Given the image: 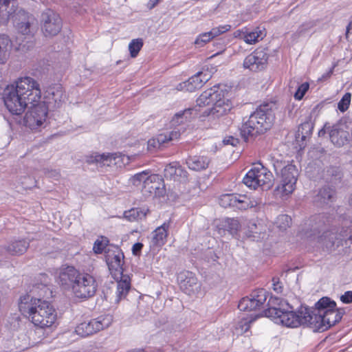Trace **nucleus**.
I'll return each instance as SVG.
<instances>
[{"mask_svg":"<svg viewBox=\"0 0 352 352\" xmlns=\"http://www.w3.org/2000/svg\"><path fill=\"white\" fill-rule=\"evenodd\" d=\"M3 99L10 113L21 115L30 104L41 99L40 85L32 77H21L5 88Z\"/></svg>","mask_w":352,"mask_h":352,"instance_id":"1","label":"nucleus"},{"mask_svg":"<svg viewBox=\"0 0 352 352\" xmlns=\"http://www.w3.org/2000/svg\"><path fill=\"white\" fill-rule=\"evenodd\" d=\"M59 283L65 289H71L77 298L92 297L97 290L96 278L90 274L81 272L73 266L63 265L57 272Z\"/></svg>","mask_w":352,"mask_h":352,"instance_id":"2","label":"nucleus"},{"mask_svg":"<svg viewBox=\"0 0 352 352\" xmlns=\"http://www.w3.org/2000/svg\"><path fill=\"white\" fill-rule=\"evenodd\" d=\"M19 309L35 327L41 329L52 327L57 320V313L48 301L24 295L20 298Z\"/></svg>","mask_w":352,"mask_h":352,"instance_id":"3","label":"nucleus"},{"mask_svg":"<svg viewBox=\"0 0 352 352\" xmlns=\"http://www.w3.org/2000/svg\"><path fill=\"white\" fill-rule=\"evenodd\" d=\"M336 304L327 297L319 300L312 309L306 307L305 324L315 331H324L339 322L342 312L336 309Z\"/></svg>","mask_w":352,"mask_h":352,"instance_id":"4","label":"nucleus"},{"mask_svg":"<svg viewBox=\"0 0 352 352\" xmlns=\"http://www.w3.org/2000/svg\"><path fill=\"white\" fill-rule=\"evenodd\" d=\"M197 105L205 107L212 104L208 116L213 119L227 115L232 109L230 89L226 85H219L204 91L197 99Z\"/></svg>","mask_w":352,"mask_h":352,"instance_id":"5","label":"nucleus"},{"mask_svg":"<svg viewBox=\"0 0 352 352\" xmlns=\"http://www.w3.org/2000/svg\"><path fill=\"white\" fill-rule=\"evenodd\" d=\"M270 301L275 306L266 310L265 316L275 323L289 328H296L306 322V307L301 306L297 311H294L285 300L274 297Z\"/></svg>","mask_w":352,"mask_h":352,"instance_id":"6","label":"nucleus"},{"mask_svg":"<svg viewBox=\"0 0 352 352\" xmlns=\"http://www.w3.org/2000/svg\"><path fill=\"white\" fill-rule=\"evenodd\" d=\"M273 103L260 105L248 118H244L240 128L241 136L246 141L253 137L267 131L272 126L275 116L273 112Z\"/></svg>","mask_w":352,"mask_h":352,"instance_id":"7","label":"nucleus"},{"mask_svg":"<svg viewBox=\"0 0 352 352\" xmlns=\"http://www.w3.org/2000/svg\"><path fill=\"white\" fill-rule=\"evenodd\" d=\"M14 3L11 0H0V25L8 23L12 17L14 28L17 32L23 35H34L38 29V22L35 16L19 10H13Z\"/></svg>","mask_w":352,"mask_h":352,"instance_id":"8","label":"nucleus"},{"mask_svg":"<svg viewBox=\"0 0 352 352\" xmlns=\"http://www.w3.org/2000/svg\"><path fill=\"white\" fill-rule=\"evenodd\" d=\"M277 175H280V184L276 188L277 196L283 197L292 193L297 181L298 170L294 165L287 164L281 167L280 164H274Z\"/></svg>","mask_w":352,"mask_h":352,"instance_id":"9","label":"nucleus"},{"mask_svg":"<svg viewBox=\"0 0 352 352\" xmlns=\"http://www.w3.org/2000/svg\"><path fill=\"white\" fill-rule=\"evenodd\" d=\"M273 175L261 164H256L243 177V183L249 188L256 189L258 187L266 188L272 185Z\"/></svg>","mask_w":352,"mask_h":352,"instance_id":"10","label":"nucleus"},{"mask_svg":"<svg viewBox=\"0 0 352 352\" xmlns=\"http://www.w3.org/2000/svg\"><path fill=\"white\" fill-rule=\"evenodd\" d=\"M41 99L34 104H30L28 107V111L24 118V122L26 126L30 129H37L41 126L46 120L48 109Z\"/></svg>","mask_w":352,"mask_h":352,"instance_id":"11","label":"nucleus"},{"mask_svg":"<svg viewBox=\"0 0 352 352\" xmlns=\"http://www.w3.org/2000/svg\"><path fill=\"white\" fill-rule=\"evenodd\" d=\"M111 322V316H100L79 324L76 327L75 332L81 337H87L108 327Z\"/></svg>","mask_w":352,"mask_h":352,"instance_id":"12","label":"nucleus"},{"mask_svg":"<svg viewBox=\"0 0 352 352\" xmlns=\"http://www.w3.org/2000/svg\"><path fill=\"white\" fill-rule=\"evenodd\" d=\"M41 25V30L46 37L56 35L62 27L60 18L52 10H46L42 13Z\"/></svg>","mask_w":352,"mask_h":352,"instance_id":"13","label":"nucleus"},{"mask_svg":"<svg viewBox=\"0 0 352 352\" xmlns=\"http://www.w3.org/2000/svg\"><path fill=\"white\" fill-rule=\"evenodd\" d=\"M124 254L118 247L109 248L106 252V262L109 270L115 279H118L123 274Z\"/></svg>","mask_w":352,"mask_h":352,"instance_id":"14","label":"nucleus"},{"mask_svg":"<svg viewBox=\"0 0 352 352\" xmlns=\"http://www.w3.org/2000/svg\"><path fill=\"white\" fill-rule=\"evenodd\" d=\"M267 299V292L263 289L254 291L250 296L243 298L238 308L243 311H252L259 309Z\"/></svg>","mask_w":352,"mask_h":352,"instance_id":"15","label":"nucleus"},{"mask_svg":"<svg viewBox=\"0 0 352 352\" xmlns=\"http://www.w3.org/2000/svg\"><path fill=\"white\" fill-rule=\"evenodd\" d=\"M177 280L180 289L188 295L197 294L201 289V284L196 276L191 272H182L178 274Z\"/></svg>","mask_w":352,"mask_h":352,"instance_id":"16","label":"nucleus"},{"mask_svg":"<svg viewBox=\"0 0 352 352\" xmlns=\"http://www.w3.org/2000/svg\"><path fill=\"white\" fill-rule=\"evenodd\" d=\"M267 56L263 50H256L248 55L243 61V67L252 72H258L264 69Z\"/></svg>","mask_w":352,"mask_h":352,"instance_id":"17","label":"nucleus"},{"mask_svg":"<svg viewBox=\"0 0 352 352\" xmlns=\"http://www.w3.org/2000/svg\"><path fill=\"white\" fill-rule=\"evenodd\" d=\"M180 134L179 130H173L162 133L148 141L147 148L149 151H155L169 142L177 140L180 137Z\"/></svg>","mask_w":352,"mask_h":352,"instance_id":"18","label":"nucleus"},{"mask_svg":"<svg viewBox=\"0 0 352 352\" xmlns=\"http://www.w3.org/2000/svg\"><path fill=\"white\" fill-rule=\"evenodd\" d=\"M210 78V75L209 74L199 72L190 77L188 80L179 84L177 89L180 91L192 92L201 87L203 84Z\"/></svg>","mask_w":352,"mask_h":352,"instance_id":"19","label":"nucleus"},{"mask_svg":"<svg viewBox=\"0 0 352 352\" xmlns=\"http://www.w3.org/2000/svg\"><path fill=\"white\" fill-rule=\"evenodd\" d=\"M170 221H165L162 225L156 228L151 234L150 246L152 248H160L167 241Z\"/></svg>","mask_w":352,"mask_h":352,"instance_id":"20","label":"nucleus"},{"mask_svg":"<svg viewBox=\"0 0 352 352\" xmlns=\"http://www.w3.org/2000/svg\"><path fill=\"white\" fill-rule=\"evenodd\" d=\"M164 191V184L162 177L157 174H148L146 182H145L143 193L160 196Z\"/></svg>","mask_w":352,"mask_h":352,"instance_id":"21","label":"nucleus"},{"mask_svg":"<svg viewBox=\"0 0 352 352\" xmlns=\"http://www.w3.org/2000/svg\"><path fill=\"white\" fill-rule=\"evenodd\" d=\"M44 98L50 107H60L64 101L63 87L60 85L50 86L45 91Z\"/></svg>","mask_w":352,"mask_h":352,"instance_id":"22","label":"nucleus"},{"mask_svg":"<svg viewBox=\"0 0 352 352\" xmlns=\"http://www.w3.org/2000/svg\"><path fill=\"white\" fill-rule=\"evenodd\" d=\"M348 132L346 131V126L344 124H337L333 125L330 131L329 137L331 142L337 146H342L348 140Z\"/></svg>","mask_w":352,"mask_h":352,"instance_id":"23","label":"nucleus"},{"mask_svg":"<svg viewBox=\"0 0 352 352\" xmlns=\"http://www.w3.org/2000/svg\"><path fill=\"white\" fill-rule=\"evenodd\" d=\"M267 229L265 220L255 219L250 222L247 236L253 238V240L258 241L264 238Z\"/></svg>","mask_w":352,"mask_h":352,"instance_id":"24","label":"nucleus"},{"mask_svg":"<svg viewBox=\"0 0 352 352\" xmlns=\"http://www.w3.org/2000/svg\"><path fill=\"white\" fill-rule=\"evenodd\" d=\"M217 228L220 235H225L226 232H228L231 235L234 236L240 229V223L236 219L226 218L219 221Z\"/></svg>","mask_w":352,"mask_h":352,"instance_id":"25","label":"nucleus"},{"mask_svg":"<svg viewBox=\"0 0 352 352\" xmlns=\"http://www.w3.org/2000/svg\"><path fill=\"white\" fill-rule=\"evenodd\" d=\"M197 114L195 108H188L176 113L170 120L172 126H177L190 122Z\"/></svg>","mask_w":352,"mask_h":352,"instance_id":"26","label":"nucleus"},{"mask_svg":"<svg viewBox=\"0 0 352 352\" xmlns=\"http://www.w3.org/2000/svg\"><path fill=\"white\" fill-rule=\"evenodd\" d=\"M86 162L100 166H114L113 153H94L86 157Z\"/></svg>","mask_w":352,"mask_h":352,"instance_id":"27","label":"nucleus"},{"mask_svg":"<svg viewBox=\"0 0 352 352\" xmlns=\"http://www.w3.org/2000/svg\"><path fill=\"white\" fill-rule=\"evenodd\" d=\"M12 49V41L8 35L0 34V64L9 59Z\"/></svg>","mask_w":352,"mask_h":352,"instance_id":"28","label":"nucleus"},{"mask_svg":"<svg viewBox=\"0 0 352 352\" xmlns=\"http://www.w3.org/2000/svg\"><path fill=\"white\" fill-rule=\"evenodd\" d=\"M120 280L117 283L116 301L119 302L127 295L130 288L131 282L129 276L122 274L120 276Z\"/></svg>","mask_w":352,"mask_h":352,"instance_id":"29","label":"nucleus"},{"mask_svg":"<svg viewBox=\"0 0 352 352\" xmlns=\"http://www.w3.org/2000/svg\"><path fill=\"white\" fill-rule=\"evenodd\" d=\"M209 163L210 160L206 156H194L189 157L186 161L188 168L196 171L206 169Z\"/></svg>","mask_w":352,"mask_h":352,"instance_id":"30","label":"nucleus"},{"mask_svg":"<svg viewBox=\"0 0 352 352\" xmlns=\"http://www.w3.org/2000/svg\"><path fill=\"white\" fill-rule=\"evenodd\" d=\"M265 29L256 28L251 32H245L243 33V41L250 45L254 44L262 40L265 36Z\"/></svg>","mask_w":352,"mask_h":352,"instance_id":"31","label":"nucleus"},{"mask_svg":"<svg viewBox=\"0 0 352 352\" xmlns=\"http://www.w3.org/2000/svg\"><path fill=\"white\" fill-rule=\"evenodd\" d=\"M164 175L166 177H173L174 180L184 179L187 177V173L181 166L169 164L164 168Z\"/></svg>","mask_w":352,"mask_h":352,"instance_id":"32","label":"nucleus"},{"mask_svg":"<svg viewBox=\"0 0 352 352\" xmlns=\"http://www.w3.org/2000/svg\"><path fill=\"white\" fill-rule=\"evenodd\" d=\"M28 246L29 243L25 240H16L8 245L7 251L13 255H20L27 250Z\"/></svg>","mask_w":352,"mask_h":352,"instance_id":"33","label":"nucleus"},{"mask_svg":"<svg viewBox=\"0 0 352 352\" xmlns=\"http://www.w3.org/2000/svg\"><path fill=\"white\" fill-rule=\"evenodd\" d=\"M148 211L146 208H135L126 211L124 216L129 221H134L145 218Z\"/></svg>","mask_w":352,"mask_h":352,"instance_id":"34","label":"nucleus"},{"mask_svg":"<svg viewBox=\"0 0 352 352\" xmlns=\"http://www.w3.org/2000/svg\"><path fill=\"white\" fill-rule=\"evenodd\" d=\"M257 317L258 315L251 316L248 318H242L235 327V333L239 335L247 332L250 327V323L254 321Z\"/></svg>","mask_w":352,"mask_h":352,"instance_id":"35","label":"nucleus"},{"mask_svg":"<svg viewBox=\"0 0 352 352\" xmlns=\"http://www.w3.org/2000/svg\"><path fill=\"white\" fill-rule=\"evenodd\" d=\"M334 195V191L329 187H324L321 188L317 195L316 201L320 204H328Z\"/></svg>","mask_w":352,"mask_h":352,"instance_id":"36","label":"nucleus"},{"mask_svg":"<svg viewBox=\"0 0 352 352\" xmlns=\"http://www.w3.org/2000/svg\"><path fill=\"white\" fill-rule=\"evenodd\" d=\"M148 175V172L146 171H142L141 173H137L130 178V183L135 186L142 188V191L143 192V189L145 186V182H146Z\"/></svg>","mask_w":352,"mask_h":352,"instance_id":"37","label":"nucleus"},{"mask_svg":"<svg viewBox=\"0 0 352 352\" xmlns=\"http://www.w3.org/2000/svg\"><path fill=\"white\" fill-rule=\"evenodd\" d=\"M143 40L142 38H135L131 40V41L129 44V51L130 52V56L132 58H135L142 47H143Z\"/></svg>","mask_w":352,"mask_h":352,"instance_id":"38","label":"nucleus"},{"mask_svg":"<svg viewBox=\"0 0 352 352\" xmlns=\"http://www.w3.org/2000/svg\"><path fill=\"white\" fill-rule=\"evenodd\" d=\"M131 157L120 153H113V164L117 168H122L129 164Z\"/></svg>","mask_w":352,"mask_h":352,"instance_id":"39","label":"nucleus"},{"mask_svg":"<svg viewBox=\"0 0 352 352\" xmlns=\"http://www.w3.org/2000/svg\"><path fill=\"white\" fill-rule=\"evenodd\" d=\"M236 197L237 195H224L220 198V205L224 208L228 206L236 207Z\"/></svg>","mask_w":352,"mask_h":352,"instance_id":"40","label":"nucleus"},{"mask_svg":"<svg viewBox=\"0 0 352 352\" xmlns=\"http://www.w3.org/2000/svg\"><path fill=\"white\" fill-rule=\"evenodd\" d=\"M292 219L287 214L279 215L275 221L276 226L280 230H285L291 225Z\"/></svg>","mask_w":352,"mask_h":352,"instance_id":"41","label":"nucleus"},{"mask_svg":"<svg viewBox=\"0 0 352 352\" xmlns=\"http://www.w3.org/2000/svg\"><path fill=\"white\" fill-rule=\"evenodd\" d=\"M14 344L16 349L24 350L30 345V339L25 334H21L17 340H14Z\"/></svg>","mask_w":352,"mask_h":352,"instance_id":"42","label":"nucleus"},{"mask_svg":"<svg viewBox=\"0 0 352 352\" xmlns=\"http://www.w3.org/2000/svg\"><path fill=\"white\" fill-rule=\"evenodd\" d=\"M108 239L105 237H102L95 241L93 250L96 254H101L108 244Z\"/></svg>","mask_w":352,"mask_h":352,"instance_id":"43","label":"nucleus"},{"mask_svg":"<svg viewBox=\"0 0 352 352\" xmlns=\"http://www.w3.org/2000/svg\"><path fill=\"white\" fill-rule=\"evenodd\" d=\"M351 94L350 93H346L342 96V99L338 104V108L340 111L344 112L348 109L351 102Z\"/></svg>","mask_w":352,"mask_h":352,"instance_id":"44","label":"nucleus"},{"mask_svg":"<svg viewBox=\"0 0 352 352\" xmlns=\"http://www.w3.org/2000/svg\"><path fill=\"white\" fill-rule=\"evenodd\" d=\"M236 207L241 210L250 208L249 206V196L245 195H238L236 197Z\"/></svg>","mask_w":352,"mask_h":352,"instance_id":"45","label":"nucleus"},{"mask_svg":"<svg viewBox=\"0 0 352 352\" xmlns=\"http://www.w3.org/2000/svg\"><path fill=\"white\" fill-rule=\"evenodd\" d=\"M211 39H212L210 32L202 33L199 34L195 41V44L197 47H202L206 43H208Z\"/></svg>","mask_w":352,"mask_h":352,"instance_id":"46","label":"nucleus"},{"mask_svg":"<svg viewBox=\"0 0 352 352\" xmlns=\"http://www.w3.org/2000/svg\"><path fill=\"white\" fill-rule=\"evenodd\" d=\"M231 28V26L230 25H219L218 27H216V28H213L210 31V34L212 36V38H214V37H217L228 31H229Z\"/></svg>","mask_w":352,"mask_h":352,"instance_id":"47","label":"nucleus"},{"mask_svg":"<svg viewBox=\"0 0 352 352\" xmlns=\"http://www.w3.org/2000/svg\"><path fill=\"white\" fill-rule=\"evenodd\" d=\"M309 87V85L307 82H304L301 84L296 91L295 92L294 96L296 100H300L308 91Z\"/></svg>","mask_w":352,"mask_h":352,"instance_id":"48","label":"nucleus"},{"mask_svg":"<svg viewBox=\"0 0 352 352\" xmlns=\"http://www.w3.org/2000/svg\"><path fill=\"white\" fill-rule=\"evenodd\" d=\"M264 204L263 199L258 196H249L250 208H258Z\"/></svg>","mask_w":352,"mask_h":352,"instance_id":"49","label":"nucleus"},{"mask_svg":"<svg viewBox=\"0 0 352 352\" xmlns=\"http://www.w3.org/2000/svg\"><path fill=\"white\" fill-rule=\"evenodd\" d=\"M45 174L50 178L58 180L60 178V172L57 170H46Z\"/></svg>","mask_w":352,"mask_h":352,"instance_id":"50","label":"nucleus"},{"mask_svg":"<svg viewBox=\"0 0 352 352\" xmlns=\"http://www.w3.org/2000/svg\"><path fill=\"white\" fill-rule=\"evenodd\" d=\"M340 300L344 303H350L352 302V292H346L343 295L341 296Z\"/></svg>","mask_w":352,"mask_h":352,"instance_id":"51","label":"nucleus"},{"mask_svg":"<svg viewBox=\"0 0 352 352\" xmlns=\"http://www.w3.org/2000/svg\"><path fill=\"white\" fill-rule=\"evenodd\" d=\"M223 142L225 144H231L232 146H235L238 143V140L233 137H228L223 140Z\"/></svg>","mask_w":352,"mask_h":352,"instance_id":"52","label":"nucleus"},{"mask_svg":"<svg viewBox=\"0 0 352 352\" xmlns=\"http://www.w3.org/2000/svg\"><path fill=\"white\" fill-rule=\"evenodd\" d=\"M143 245L140 243H136L133 245L132 251L134 254H138L142 250Z\"/></svg>","mask_w":352,"mask_h":352,"instance_id":"53","label":"nucleus"},{"mask_svg":"<svg viewBox=\"0 0 352 352\" xmlns=\"http://www.w3.org/2000/svg\"><path fill=\"white\" fill-rule=\"evenodd\" d=\"M274 289L278 293H280L282 292V287L279 285L278 283H274Z\"/></svg>","mask_w":352,"mask_h":352,"instance_id":"54","label":"nucleus"},{"mask_svg":"<svg viewBox=\"0 0 352 352\" xmlns=\"http://www.w3.org/2000/svg\"><path fill=\"white\" fill-rule=\"evenodd\" d=\"M301 128L303 129L304 128H310V124L309 123H304L302 124Z\"/></svg>","mask_w":352,"mask_h":352,"instance_id":"55","label":"nucleus"},{"mask_svg":"<svg viewBox=\"0 0 352 352\" xmlns=\"http://www.w3.org/2000/svg\"><path fill=\"white\" fill-rule=\"evenodd\" d=\"M324 134H325V131H324V129H321V130H320V131H319V132H318V135H319L320 136L323 135H324Z\"/></svg>","mask_w":352,"mask_h":352,"instance_id":"56","label":"nucleus"},{"mask_svg":"<svg viewBox=\"0 0 352 352\" xmlns=\"http://www.w3.org/2000/svg\"><path fill=\"white\" fill-rule=\"evenodd\" d=\"M349 204L350 206L352 208V195L349 197Z\"/></svg>","mask_w":352,"mask_h":352,"instance_id":"57","label":"nucleus"},{"mask_svg":"<svg viewBox=\"0 0 352 352\" xmlns=\"http://www.w3.org/2000/svg\"><path fill=\"white\" fill-rule=\"evenodd\" d=\"M346 236H347V235H346V234H341L340 240H344V239H345Z\"/></svg>","mask_w":352,"mask_h":352,"instance_id":"58","label":"nucleus"},{"mask_svg":"<svg viewBox=\"0 0 352 352\" xmlns=\"http://www.w3.org/2000/svg\"><path fill=\"white\" fill-rule=\"evenodd\" d=\"M159 0H151V2H153V6H154Z\"/></svg>","mask_w":352,"mask_h":352,"instance_id":"59","label":"nucleus"},{"mask_svg":"<svg viewBox=\"0 0 352 352\" xmlns=\"http://www.w3.org/2000/svg\"><path fill=\"white\" fill-rule=\"evenodd\" d=\"M219 54V53H216V54H214V55H212V56H211V58H212V57H214V56H215L218 55Z\"/></svg>","mask_w":352,"mask_h":352,"instance_id":"60","label":"nucleus"},{"mask_svg":"<svg viewBox=\"0 0 352 352\" xmlns=\"http://www.w3.org/2000/svg\"><path fill=\"white\" fill-rule=\"evenodd\" d=\"M349 240H351V241H352V235H350V236H349Z\"/></svg>","mask_w":352,"mask_h":352,"instance_id":"61","label":"nucleus"}]
</instances>
